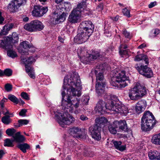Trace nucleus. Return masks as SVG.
<instances>
[{
    "label": "nucleus",
    "instance_id": "nucleus-49",
    "mask_svg": "<svg viewBox=\"0 0 160 160\" xmlns=\"http://www.w3.org/2000/svg\"><path fill=\"white\" fill-rule=\"evenodd\" d=\"M122 12L124 15H126L128 17H130V11L126 8H124L122 9Z\"/></svg>",
    "mask_w": 160,
    "mask_h": 160
},
{
    "label": "nucleus",
    "instance_id": "nucleus-61",
    "mask_svg": "<svg viewBox=\"0 0 160 160\" xmlns=\"http://www.w3.org/2000/svg\"><path fill=\"white\" fill-rule=\"evenodd\" d=\"M105 31V32H104V33L106 36L107 37H109L111 36V33H109V32L108 30H107L106 29Z\"/></svg>",
    "mask_w": 160,
    "mask_h": 160
},
{
    "label": "nucleus",
    "instance_id": "nucleus-58",
    "mask_svg": "<svg viewBox=\"0 0 160 160\" xmlns=\"http://www.w3.org/2000/svg\"><path fill=\"white\" fill-rule=\"evenodd\" d=\"M103 5L102 3H100L98 5V8L99 10L102 11L103 9Z\"/></svg>",
    "mask_w": 160,
    "mask_h": 160
},
{
    "label": "nucleus",
    "instance_id": "nucleus-10",
    "mask_svg": "<svg viewBox=\"0 0 160 160\" xmlns=\"http://www.w3.org/2000/svg\"><path fill=\"white\" fill-rule=\"evenodd\" d=\"M18 40V34L15 32H13L11 36L8 37L6 40H0V46L3 48L8 49L11 47V42L15 43Z\"/></svg>",
    "mask_w": 160,
    "mask_h": 160
},
{
    "label": "nucleus",
    "instance_id": "nucleus-42",
    "mask_svg": "<svg viewBox=\"0 0 160 160\" xmlns=\"http://www.w3.org/2000/svg\"><path fill=\"white\" fill-rule=\"evenodd\" d=\"M40 8H41V10H40L39 12L40 14V17H41L47 12L48 11V8L47 7H42L40 5Z\"/></svg>",
    "mask_w": 160,
    "mask_h": 160
},
{
    "label": "nucleus",
    "instance_id": "nucleus-8",
    "mask_svg": "<svg viewBox=\"0 0 160 160\" xmlns=\"http://www.w3.org/2000/svg\"><path fill=\"white\" fill-rule=\"evenodd\" d=\"M113 99L115 100L114 104H113L112 106H107V108L111 110V112H108L110 114H115L118 113H123L126 114L128 113V108L126 106H124L121 102L118 103H116L115 100L117 99L116 97L113 98Z\"/></svg>",
    "mask_w": 160,
    "mask_h": 160
},
{
    "label": "nucleus",
    "instance_id": "nucleus-62",
    "mask_svg": "<svg viewBox=\"0 0 160 160\" xmlns=\"http://www.w3.org/2000/svg\"><path fill=\"white\" fill-rule=\"evenodd\" d=\"M160 32L159 30L158 29H155L154 32V33L155 35H158Z\"/></svg>",
    "mask_w": 160,
    "mask_h": 160
},
{
    "label": "nucleus",
    "instance_id": "nucleus-46",
    "mask_svg": "<svg viewBox=\"0 0 160 160\" xmlns=\"http://www.w3.org/2000/svg\"><path fill=\"white\" fill-rule=\"evenodd\" d=\"M18 122L19 124V126H17L15 125V127H18L23 125H26L29 122V121L26 119H20L18 121Z\"/></svg>",
    "mask_w": 160,
    "mask_h": 160
},
{
    "label": "nucleus",
    "instance_id": "nucleus-48",
    "mask_svg": "<svg viewBox=\"0 0 160 160\" xmlns=\"http://www.w3.org/2000/svg\"><path fill=\"white\" fill-rule=\"evenodd\" d=\"M21 96L22 98L25 100H28L30 99L29 95L26 92H22L21 93Z\"/></svg>",
    "mask_w": 160,
    "mask_h": 160
},
{
    "label": "nucleus",
    "instance_id": "nucleus-45",
    "mask_svg": "<svg viewBox=\"0 0 160 160\" xmlns=\"http://www.w3.org/2000/svg\"><path fill=\"white\" fill-rule=\"evenodd\" d=\"M13 26V25L12 24H6L4 26L2 31L5 32H7L11 30Z\"/></svg>",
    "mask_w": 160,
    "mask_h": 160
},
{
    "label": "nucleus",
    "instance_id": "nucleus-26",
    "mask_svg": "<svg viewBox=\"0 0 160 160\" xmlns=\"http://www.w3.org/2000/svg\"><path fill=\"white\" fill-rule=\"evenodd\" d=\"M12 137L14 141L17 142H22L25 140V138L23 135H21L20 132L16 133Z\"/></svg>",
    "mask_w": 160,
    "mask_h": 160
},
{
    "label": "nucleus",
    "instance_id": "nucleus-40",
    "mask_svg": "<svg viewBox=\"0 0 160 160\" xmlns=\"http://www.w3.org/2000/svg\"><path fill=\"white\" fill-rule=\"evenodd\" d=\"M8 99L11 101L16 104L18 102V99L14 95L12 94H9L8 95Z\"/></svg>",
    "mask_w": 160,
    "mask_h": 160
},
{
    "label": "nucleus",
    "instance_id": "nucleus-53",
    "mask_svg": "<svg viewBox=\"0 0 160 160\" xmlns=\"http://www.w3.org/2000/svg\"><path fill=\"white\" fill-rule=\"evenodd\" d=\"M65 92L63 91H62V104H61V106L62 108H63V101H67V100H65L64 99V97L65 95Z\"/></svg>",
    "mask_w": 160,
    "mask_h": 160
},
{
    "label": "nucleus",
    "instance_id": "nucleus-13",
    "mask_svg": "<svg viewBox=\"0 0 160 160\" xmlns=\"http://www.w3.org/2000/svg\"><path fill=\"white\" fill-rule=\"evenodd\" d=\"M91 34L82 30L74 38V42L78 44H82L86 42Z\"/></svg>",
    "mask_w": 160,
    "mask_h": 160
},
{
    "label": "nucleus",
    "instance_id": "nucleus-63",
    "mask_svg": "<svg viewBox=\"0 0 160 160\" xmlns=\"http://www.w3.org/2000/svg\"><path fill=\"white\" fill-rule=\"evenodd\" d=\"M5 109H6V112H4V111H2V113L4 115H6L7 114H10L9 112L6 108H5Z\"/></svg>",
    "mask_w": 160,
    "mask_h": 160
},
{
    "label": "nucleus",
    "instance_id": "nucleus-38",
    "mask_svg": "<svg viewBox=\"0 0 160 160\" xmlns=\"http://www.w3.org/2000/svg\"><path fill=\"white\" fill-rule=\"evenodd\" d=\"M2 122L5 124L8 125L12 122V120L9 115H5L2 118Z\"/></svg>",
    "mask_w": 160,
    "mask_h": 160
},
{
    "label": "nucleus",
    "instance_id": "nucleus-25",
    "mask_svg": "<svg viewBox=\"0 0 160 160\" xmlns=\"http://www.w3.org/2000/svg\"><path fill=\"white\" fill-rule=\"evenodd\" d=\"M67 13L63 11L61 12L60 13H55V11L53 12L54 15H56L57 17L59 16L56 19V21L59 22H63L65 20Z\"/></svg>",
    "mask_w": 160,
    "mask_h": 160
},
{
    "label": "nucleus",
    "instance_id": "nucleus-57",
    "mask_svg": "<svg viewBox=\"0 0 160 160\" xmlns=\"http://www.w3.org/2000/svg\"><path fill=\"white\" fill-rule=\"evenodd\" d=\"M6 153V152L3 150H1L0 151V159H1Z\"/></svg>",
    "mask_w": 160,
    "mask_h": 160
},
{
    "label": "nucleus",
    "instance_id": "nucleus-17",
    "mask_svg": "<svg viewBox=\"0 0 160 160\" xmlns=\"http://www.w3.org/2000/svg\"><path fill=\"white\" fill-rule=\"evenodd\" d=\"M71 8V6L69 2H62L58 6H56L55 9V13L56 14L60 13L61 12L63 11L67 13V12L70 11Z\"/></svg>",
    "mask_w": 160,
    "mask_h": 160
},
{
    "label": "nucleus",
    "instance_id": "nucleus-23",
    "mask_svg": "<svg viewBox=\"0 0 160 160\" xmlns=\"http://www.w3.org/2000/svg\"><path fill=\"white\" fill-rule=\"evenodd\" d=\"M127 45L126 44H121L119 49V53L120 56L122 57H126L128 53V50L125 49L127 48Z\"/></svg>",
    "mask_w": 160,
    "mask_h": 160
},
{
    "label": "nucleus",
    "instance_id": "nucleus-44",
    "mask_svg": "<svg viewBox=\"0 0 160 160\" xmlns=\"http://www.w3.org/2000/svg\"><path fill=\"white\" fill-rule=\"evenodd\" d=\"M16 132V130L14 128H8L6 131V133L9 136H12Z\"/></svg>",
    "mask_w": 160,
    "mask_h": 160
},
{
    "label": "nucleus",
    "instance_id": "nucleus-28",
    "mask_svg": "<svg viewBox=\"0 0 160 160\" xmlns=\"http://www.w3.org/2000/svg\"><path fill=\"white\" fill-rule=\"evenodd\" d=\"M112 142L114 146L117 149L121 151H122L125 149V146L122 145V143L121 142L112 140Z\"/></svg>",
    "mask_w": 160,
    "mask_h": 160
},
{
    "label": "nucleus",
    "instance_id": "nucleus-50",
    "mask_svg": "<svg viewBox=\"0 0 160 160\" xmlns=\"http://www.w3.org/2000/svg\"><path fill=\"white\" fill-rule=\"evenodd\" d=\"M12 86L9 83L6 84L5 86L6 90L8 92L11 91L12 90Z\"/></svg>",
    "mask_w": 160,
    "mask_h": 160
},
{
    "label": "nucleus",
    "instance_id": "nucleus-34",
    "mask_svg": "<svg viewBox=\"0 0 160 160\" xmlns=\"http://www.w3.org/2000/svg\"><path fill=\"white\" fill-rule=\"evenodd\" d=\"M17 147L24 153L26 152V150L29 149L30 148L29 145L27 143L19 144Z\"/></svg>",
    "mask_w": 160,
    "mask_h": 160
},
{
    "label": "nucleus",
    "instance_id": "nucleus-39",
    "mask_svg": "<svg viewBox=\"0 0 160 160\" xmlns=\"http://www.w3.org/2000/svg\"><path fill=\"white\" fill-rule=\"evenodd\" d=\"M14 141L13 140H11L10 139L7 138L4 140V145L5 147H13Z\"/></svg>",
    "mask_w": 160,
    "mask_h": 160
},
{
    "label": "nucleus",
    "instance_id": "nucleus-56",
    "mask_svg": "<svg viewBox=\"0 0 160 160\" xmlns=\"http://www.w3.org/2000/svg\"><path fill=\"white\" fill-rule=\"evenodd\" d=\"M156 4V2H152L148 5V7L149 8H151L155 6Z\"/></svg>",
    "mask_w": 160,
    "mask_h": 160
},
{
    "label": "nucleus",
    "instance_id": "nucleus-6",
    "mask_svg": "<svg viewBox=\"0 0 160 160\" xmlns=\"http://www.w3.org/2000/svg\"><path fill=\"white\" fill-rule=\"evenodd\" d=\"M108 96L107 99L108 101L106 104H105V102L102 100H100L97 104L96 107V111L101 114H104L108 111H110L111 112V110L107 108V106H112L113 104H114L115 100L113 99L114 96H111L108 95Z\"/></svg>",
    "mask_w": 160,
    "mask_h": 160
},
{
    "label": "nucleus",
    "instance_id": "nucleus-64",
    "mask_svg": "<svg viewBox=\"0 0 160 160\" xmlns=\"http://www.w3.org/2000/svg\"><path fill=\"white\" fill-rule=\"evenodd\" d=\"M146 47V44L145 43H143L140 45H139L138 47V48H144V47Z\"/></svg>",
    "mask_w": 160,
    "mask_h": 160
},
{
    "label": "nucleus",
    "instance_id": "nucleus-22",
    "mask_svg": "<svg viewBox=\"0 0 160 160\" xmlns=\"http://www.w3.org/2000/svg\"><path fill=\"white\" fill-rule=\"evenodd\" d=\"M105 84V82H96L95 86L96 92L99 94L103 93L104 91Z\"/></svg>",
    "mask_w": 160,
    "mask_h": 160
},
{
    "label": "nucleus",
    "instance_id": "nucleus-27",
    "mask_svg": "<svg viewBox=\"0 0 160 160\" xmlns=\"http://www.w3.org/2000/svg\"><path fill=\"white\" fill-rule=\"evenodd\" d=\"M107 122V119L105 117H102L96 119V122L97 124L94 126H98V127H103L104 124Z\"/></svg>",
    "mask_w": 160,
    "mask_h": 160
},
{
    "label": "nucleus",
    "instance_id": "nucleus-36",
    "mask_svg": "<svg viewBox=\"0 0 160 160\" xmlns=\"http://www.w3.org/2000/svg\"><path fill=\"white\" fill-rule=\"evenodd\" d=\"M152 142L155 144L160 145V133L153 135L152 138Z\"/></svg>",
    "mask_w": 160,
    "mask_h": 160
},
{
    "label": "nucleus",
    "instance_id": "nucleus-14",
    "mask_svg": "<svg viewBox=\"0 0 160 160\" xmlns=\"http://www.w3.org/2000/svg\"><path fill=\"white\" fill-rule=\"evenodd\" d=\"M136 68L140 74L147 78H151L153 76L152 69L147 65H142L140 67H137Z\"/></svg>",
    "mask_w": 160,
    "mask_h": 160
},
{
    "label": "nucleus",
    "instance_id": "nucleus-43",
    "mask_svg": "<svg viewBox=\"0 0 160 160\" xmlns=\"http://www.w3.org/2000/svg\"><path fill=\"white\" fill-rule=\"evenodd\" d=\"M8 55L12 58H14L17 57V55L16 52L12 50H9L7 52Z\"/></svg>",
    "mask_w": 160,
    "mask_h": 160
},
{
    "label": "nucleus",
    "instance_id": "nucleus-7",
    "mask_svg": "<svg viewBox=\"0 0 160 160\" xmlns=\"http://www.w3.org/2000/svg\"><path fill=\"white\" fill-rule=\"evenodd\" d=\"M21 58V63L25 65L26 72L31 78H34L35 76L33 68L30 67L35 61L34 58L32 56L26 58L22 56Z\"/></svg>",
    "mask_w": 160,
    "mask_h": 160
},
{
    "label": "nucleus",
    "instance_id": "nucleus-5",
    "mask_svg": "<svg viewBox=\"0 0 160 160\" xmlns=\"http://www.w3.org/2000/svg\"><path fill=\"white\" fill-rule=\"evenodd\" d=\"M147 93V89L138 82L136 83L129 90V97L132 100H138Z\"/></svg>",
    "mask_w": 160,
    "mask_h": 160
},
{
    "label": "nucleus",
    "instance_id": "nucleus-60",
    "mask_svg": "<svg viewBox=\"0 0 160 160\" xmlns=\"http://www.w3.org/2000/svg\"><path fill=\"white\" fill-rule=\"evenodd\" d=\"M4 20V18L2 16V13L0 12V24H2Z\"/></svg>",
    "mask_w": 160,
    "mask_h": 160
},
{
    "label": "nucleus",
    "instance_id": "nucleus-15",
    "mask_svg": "<svg viewBox=\"0 0 160 160\" xmlns=\"http://www.w3.org/2000/svg\"><path fill=\"white\" fill-rule=\"evenodd\" d=\"M80 27L81 28V30L91 34L94 29V25L90 21H82L80 23Z\"/></svg>",
    "mask_w": 160,
    "mask_h": 160
},
{
    "label": "nucleus",
    "instance_id": "nucleus-1",
    "mask_svg": "<svg viewBox=\"0 0 160 160\" xmlns=\"http://www.w3.org/2000/svg\"><path fill=\"white\" fill-rule=\"evenodd\" d=\"M62 88L63 90L67 89L68 96L67 101H63L62 109L71 113L73 111V107L78 108L80 102L79 98H76L71 100L72 96L79 97L81 95L82 89L79 77L77 73H73L68 79L66 76L64 79L63 85Z\"/></svg>",
    "mask_w": 160,
    "mask_h": 160
},
{
    "label": "nucleus",
    "instance_id": "nucleus-21",
    "mask_svg": "<svg viewBox=\"0 0 160 160\" xmlns=\"http://www.w3.org/2000/svg\"><path fill=\"white\" fill-rule=\"evenodd\" d=\"M81 129L78 127H73L69 129L70 134L73 137L76 138H82V135L80 133Z\"/></svg>",
    "mask_w": 160,
    "mask_h": 160
},
{
    "label": "nucleus",
    "instance_id": "nucleus-59",
    "mask_svg": "<svg viewBox=\"0 0 160 160\" xmlns=\"http://www.w3.org/2000/svg\"><path fill=\"white\" fill-rule=\"evenodd\" d=\"M80 118L83 121L86 120L88 119V118L87 117L83 115H81L80 116Z\"/></svg>",
    "mask_w": 160,
    "mask_h": 160
},
{
    "label": "nucleus",
    "instance_id": "nucleus-30",
    "mask_svg": "<svg viewBox=\"0 0 160 160\" xmlns=\"http://www.w3.org/2000/svg\"><path fill=\"white\" fill-rule=\"evenodd\" d=\"M134 60L136 61H139L140 60H142L144 61L146 64H148L149 63L148 59L147 56L142 54L137 55L134 58Z\"/></svg>",
    "mask_w": 160,
    "mask_h": 160
},
{
    "label": "nucleus",
    "instance_id": "nucleus-11",
    "mask_svg": "<svg viewBox=\"0 0 160 160\" xmlns=\"http://www.w3.org/2000/svg\"><path fill=\"white\" fill-rule=\"evenodd\" d=\"M27 0H12L8 4L7 9L11 12L15 13L18 12L19 8L24 4Z\"/></svg>",
    "mask_w": 160,
    "mask_h": 160
},
{
    "label": "nucleus",
    "instance_id": "nucleus-29",
    "mask_svg": "<svg viewBox=\"0 0 160 160\" xmlns=\"http://www.w3.org/2000/svg\"><path fill=\"white\" fill-rule=\"evenodd\" d=\"M148 156L151 160H160V153L157 151L153 152H149Z\"/></svg>",
    "mask_w": 160,
    "mask_h": 160
},
{
    "label": "nucleus",
    "instance_id": "nucleus-33",
    "mask_svg": "<svg viewBox=\"0 0 160 160\" xmlns=\"http://www.w3.org/2000/svg\"><path fill=\"white\" fill-rule=\"evenodd\" d=\"M41 8H40V5H36L34 6L32 12V15L33 16L40 17V10Z\"/></svg>",
    "mask_w": 160,
    "mask_h": 160
},
{
    "label": "nucleus",
    "instance_id": "nucleus-4",
    "mask_svg": "<svg viewBox=\"0 0 160 160\" xmlns=\"http://www.w3.org/2000/svg\"><path fill=\"white\" fill-rule=\"evenodd\" d=\"M78 54L81 62L84 64H88L99 57L100 55L99 52L94 50L92 51L91 54L88 53L87 50L84 47L78 49Z\"/></svg>",
    "mask_w": 160,
    "mask_h": 160
},
{
    "label": "nucleus",
    "instance_id": "nucleus-9",
    "mask_svg": "<svg viewBox=\"0 0 160 160\" xmlns=\"http://www.w3.org/2000/svg\"><path fill=\"white\" fill-rule=\"evenodd\" d=\"M63 114V115L60 112H58V114H55V116L58 119V122L63 127L64 124L70 125L74 121V118L69 114L67 111Z\"/></svg>",
    "mask_w": 160,
    "mask_h": 160
},
{
    "label": "nucleus",
    "instance_id": "nucleus-37",
    "mask_svg": "<svg viewBox=\"0 0 160 160\" xmlns=\"http://www.w3.org/2000/svg\"><path fill=\"white\" fill-rule=\"evenodd\" d=\"M95 72L96 77V82H102L104 79L103 74L101 72H98L97 70H95Z\"/></svg>",
    "mask_w": 160,
    "mask_h": 160
},
{
    "label": "nucleus",
    "instance_id": "nucleus-47",
    "mask_svg": "<svg viewBox=\"0 0 160 160\" xmlns=\"http://www.w3.org/2000/svg\"><path fill=\"white\" fill-rule=\"evenodd\" d=\"M123 34L126 38H128L129 39L131 38V36L130 35V33L125 29L123 31Z\"/></svg>",
    "mask_w": 160,
    "mask_h": 160
},
{
    "label": "nucleus",
    "instance_id": "nucleus-16",
    "mask_svg": "<svg viewBox=\"0 0 160 160\" xmlns=\"http://www.w3.org/2000/svg\"><path fill=\"white\" fill-rule=\"evenodd\" d=\"M101 127L98 126H92L89 128V131L91 133L92 138L97 141L100 140L101 138Z\"/></svg>",
    "mask_w": 160,
    "mask_h": 160
},
{
    "label": "nucleus",
    "instance_id": "nucleus-55",
    "mask_svg": "<svg viewBox=\"0 0 160 160\" xmlns=\"http://www.w3.org/2000/svg\"><path fill=\"white\" fill-rule=\"evenodd\" d=\"M80 110L78 109V108H75V109L73 108V111L72 113H74L75 114H78L80 112Z\"/></svg>",
    "mask_w": 160,
    "mask_h": 160
},
{
    "label": "nucleus",
    "instance_id": "nucleus-51",
    "mask_svg": "<svg viewBox=\"0 0 160 160\" xmlns=\"http://www.w3.org/2000/svg\"><path fill=\"white\" fill-rule=\"evenodd\" d=\"M7 99L4 98H3L0 102V106L1 107V108H2L3 109L4 107V103L7 102Z\"/></svg>",
    "mask_w": 160,
    "mask_h": 160
},
{
    "label": "nucleus",
    "instance_id": "nucleus-24",
    "mask_svg": "<svg viewBox=\"0 0 160 160\" xmlns=\"http://www.w3.org/2000/svg\"><path fill=\"white\" fill-rule=\"evenodd\" d=\"M115 123L117 124L118 128V127L119 128L124 131H128V128L126 122L125 120L115 121Z\"/></svg>",
    "mask_w": 160,
    "mask_h": 160
},
{
    "label": "nucleus",
    "instance_id": "nucleus-52",
    "mask_svg": "<svg viewBox=\"0 0 160 160\" xmlns=\"http://www.w3.org/2000/svg\"><path fill=\"white\" fill-rule=\"evenodd\" d=\"M82 99H83V102L85 104H87L89 100L88 96L87 95L83 96L82 97Z\"/></svg>",
    "mask_w": 160,
    "mask_h": 160
},
{
    "label": "nucleus",
    "instance_id": "nucleus-18",
    "mask_svg": "<svg viewBox=\"0 0 160 160\" xmlns=\"http://www.w3.org/2000/svg\"><path fill=\"white\" fill-rule=\"evenodd\" d=\"M147 106V102L144 100H141L137 103L135 106V110L136 112L140 114L143 112Z\"/></svg>",
    "mask_w": 160,
    "mask_h": 160
},
{
    "label": "nucleus",
    "instance_id": "nucleus-12",
    "mask_svg": "<svg viewBox=\"0 0 160 160\" xmlns=\"http://www.w3.org/2000/svg\"><path fill=\"white\" fill-rule=\"evenodd\" d=\"M122 75L117 74L115 77L112 78L110 81V84L113 86L118 88H124L128 85V82L122 79Z\"/></svg>",
    "mask_w": 160,
    "mask_h": 160
},
{
    "label": "nucleus",
    "instance_id": "nucleus-32",
    "mask_svg": "<svg viewBox=\"0 0 160 160\" xmlns=\"http://www.w3.org/2000/svg\"><path fill=\"white\" fill-rule=\"evenodd\" d=\"M24 28L26 30L30 32H35L33 21H31L29 23L25 24Z\"/></svg>",
    "mask_w": 160,
    "mask_h": 160
},
{
    "label": "nucleus",
    "instance_id": "nucleus-20",
    "mask_svg": "<svg viewBox=\"0 0 160 160\" xmlns=\"http://www.w3.org/2000/svg\"><path fill=\"white\" fill-rule=\"evenodd\" d=\"M129 71V68L128 67H127L125 68L124 70L122 71L118 74V75H120V74L122 75L120 77H121V78L124 81L128 82V84L130 83V80L128 79V77Z\"/></svg>",
    "mask_w": 160,
    "mask_h": 160
},
{
    "label": "nucleus",
    "instance_id": "nucleus-41",
    "mask_svg": "<svg viewBox=\"0 0 160 160\" xmlns=\"http://www.w3.org/2000/svg\"><path fill=\"white\" fill-rule=\"evenodd\" d=\"M3 76L10 77L12 75V71L10 68H6L3 71Z\"/></svg>",
    "mask_w": 160,
    "mask_h": 160
},
{
    "label": "nucleus",
    "instance_id": "nucleus-35",
    "mask_svg": "<svg viewBox=\"0 0 160 160\" xmlns=\"http://www.w3.org/2000/svg\"><path fill=\"white\" fill-rule=\"evenodd\" d=\"M118 128V126L115 123V121L112 124H110L108 126V129L111 133L113 134H116L117 132L116 128Z\"/></svg>",
    "mask_w": 160,
    "mask_h": 160
},
{
    "label": "nucleus",
    "instance_id": "nucleus-31",
    "mask_svg": "<svg viewBox=\"0 0 160 160\" xmlns=\"http://www.w3.org/2000/svg\"><path fill=\"white\" fill-rule=\"evenodd\" d=\"M35 27V31H40L42 30L44 28L42 23L38 20H33Z\"/></svg>",
    "mask_w": 160,
    "mask_h": 160
},
{
    "label": "nucleus",
    "instance_id": "nucleus-3",
    "mask_svg": "<svg viewBox=\"0 0 160 160\" xmlns=\"http://www.w3.org/2000/svg\"><path fill=\"white\" fill-rule=\"evenodd\" d=\"M156 123L155 118L149 111H146L144 113L141 121L142 129L145 131L152 129Z\"/></svg>",
    "mask_w": 160,
    "mask_h": 160
},
{
    "label": "nucleus",
    "instance_id": "nucleus-54",
    "mask_svg": "<svg viewBox=\"0 0 160 160\" xmlns=\"http://www.w3.org/2000/svg\"><path fill=\"white\" fill-rule=\"evenodd\" d=\"M27 112L26 109H22L19 113V115L21 116H24Z\"/></svg>",
    "mask_w": 160,
    "mask_h": 160
},
{
    "label": "nucleus",
    "instance_id": "nucleus-19",
    "mask_svg": "<svg viewBox=\"0 0 160 160\" xmlns=\"http://www.w3.org/2000/svg\"><path fill=\"white\" fill-rule=\"evenodd\" d=\"M31 47L32 45H29L28 42L23 41L20 43V47L18 49V51L22 55H28L29 53L27 49Z\"/></svg>",
    "mask_w": 160,
    "mask_h": 160
},
{
    "label": "nucleus",
    "instance_id": "nucleus-2",
    "mask_svg": "<svg viewBox=\"0 0 160 160\" xmlns=\"http://www.w3.org/2000/svg\"><path fill=\"white\" fill-rule=\"evenodd\" d=\"M87 0H82L78 3L77 7L74 8L71 12L68 18V20L71 23H76L79 22L82 14H85L87 12L86 8Z\"/></svg>",
    "mask_w": 160,
    "mask_h": 160
}]
</instances>
